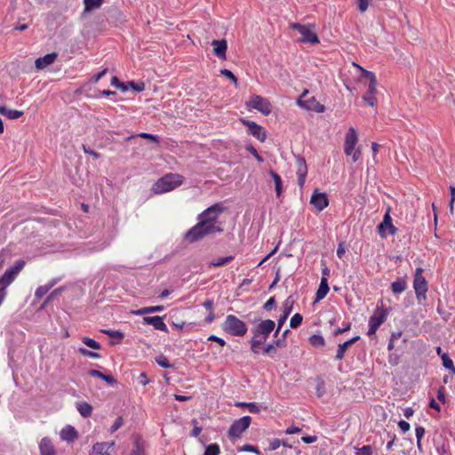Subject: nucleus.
<instances>
[{"mask_svg":"<svg viewBox=\"0 0 455 455\" xmlns=\"http://www.w3.org/2000/svg\"><path fill=\"white\" fill-rule=\"evenodd\" d=\"M223 211L224 208L220 204H214L205 209L198 215L197 224L185 233L183 239L193 243L209 235L223 232V228L217 225V220Z\"/></svg>","mask_w":455,"mask_h":455,"instance_id":"1","label":"nucleus"},{"mask_svg":"<svg viewBox=\"0 0 455 455\" xmlns=\"http://www.w3.org/2000/svg\"><path fill=\"white\" fill-rule=\"evenodd\" d=\"M183 178L177 173H168L159 179L152 188L155 194H163L172 191L178 186L181 185Z\"/></svg>","mask_w":455,"mask_h":455,"instance_id":"2","label":"nucleus"},{"mask_svg":"<svg viewBox=\"0 0 455 455\" xmlns=\"http://www.w3.org/2000/svg\"><path fill=\"white\" fill-rule=\"evenodd\" d=\"M223 330L233 336H243L247 332V325L244 322L234 315H227L223 323Z\"/></svg>","mask_w":455,"mask_h":455,"instance_id":"3","label":"nucleus"},{"mask_svg":"<svg viewBox=\"0 0 455 455\" xmlns=\"http://www.w3.org/2000/svg\"><path fill=\"white\" fill-rule=\"evenodd\" d=\"M389 310L384 307H378L373 315L369 318L368 335H374L379 326L387 320Z\"/></svg>","mask_w":455,"mask_h":455,"instance_id":"4","label":"nucleus"},{"mask_svg":"<svg viewBox=\"0 0 455 455\" xmlns=\"http://www.w3.org/2000/svg\"><path fill=\"white\" fill-rule=\"evenodd\" d=\"M413 287L419 302H420L421 299H426L427 283L426 278L423 276V269L421 267H418L416 269L414 275Z\"/></svg>","mask_w":455,"mask_h":455,"instance_id":"5","label":"nucleus"},{"mask_svg":"<svg viewBox=\"0 0 455 455\" xmlns=\"http://www.w3.org/2000/svg\"><path fill=\"white\" fill-rule=\"evenodd\" d=\"M312 26H305L300 23H291V28L297 30L301 35L300 41L303 43L318 44L317 35L311 29Z\"/></svg>","mask_w":455,"mask_h":455,"instance_id":"6","label":"nucleus"},{"mask_svg":"<svg viewBox=\"0 0 455 455\" xmlns=\"http://www.w3.org/2000/svg\"><path fill=\"white\" fill-rule=\"evenodd\" d=\"M251 418L250 416H243L239 419L233 422L228 430V435L231 438H239L243 432H244L251 425Z\"/></svg>","mask_w":455,"mask_h":455,"instance_id":"7","label":"nucleus"},{"mask_svg":"<svg viewBox=\"0 0 455 455\" xmlns=\"http://www.w3.org/2000/svg\"><path fill=\"white\" fill-rule=\"evenodd\" d=\"M307 94V92H304L299 99L298 100V104L306 110L314 111L316 113H323L325 109L324 106L318 102L315 97H310L308 99H304Z\"/></svg>","mask_w":455,"mask_h":455,"instance_id":"8","label":"nucleus"},{"mask_svg":"<svg viewBox=\"0 0 455 455\" xmlns=\"http://www.w3.org/2000/svg\"><path fill=\"white\" fill-rule=\"evenodd\" d=\"M275 323L273 320L267 319L261 320L255 327L251 329L254 336L268 338L270 333L275 330Z\"/></svg>","mask_w":455,"mask_h":455,"instance_id":"9","label":"nucleus"},{"mask_svg":"<svg viewBox=\"0 0 455 455\" xmlns=\"http://www.w3.org/2000/svg\"><path fill=\"white\" fill-rule=\"evenodd\" d=\"M247 106L264 115H268L271 112V106L268 100L259 95L252 96Z\"/></svg>","mask_w":455,"mask_h":455,"instance_id":"10","label":"nucleus"},{"mask_svg":"<svg viewBox=\"0 0 455 455\" xmlns=\"http://www.w3.org/2000/svg\"><path fill=\"white\" fill-rule=\"evenodd\" d=\"M310 204L314 205L317 211H323L329 204L327 195L325 193H320L317 189H315L310 198Z\"/></svg>","mask_w":455,"mask_h":455,"instance_id":"11","label":"nucleus"},{"mask_svg":"<svg viewBox=\"0 0 455 455\" xmlns=\"http://www.w3.org/2000/svg\"><path fill=\"white\" fill-rule=\"evenodd\" d=\"M378 229H379V233L381 237L386 236V234H385L386 229H388V233L390 235L396 234L397 228L392 223V218L389 214V212H387L386 214L384 215L383 220L378 226Z\"/></svg>","mask_w":455,"mask_h":455,"instance_id":"12","label":"nucleus"},{"mask_svg":"<svg viewBox=\"0 0 455 455\" xmlns=\"http://www.w3.org/2000/svg\"><path fill=\"white\" fill-rule=\"evenodd\" d=\"M115 445L114 442L96 443L93 444L90 455H112L109 451Z\"/></svg>","mask_w":455,"mask_h":455,"instance_id":"13","label":"nucleus"},{"mask_svg":"<svg viewBox=\"0 0 455 455\" xmlns=\"http://www.w3.org/2000/svg\"><path fill=\"white\" fill-rule=\"evenodd\" d=\"M243 123L248 126L251 135L260 141H264L266 140V132L260 125L257 124L253 121H243Z\"/></svg>","mask_w":455,"mask_h":455,"instance_id":"14","label":"nucleus"},{"mask_svg":"<svg viewBox=\"0 0 455 455\" xmlns=\"http://www.w3.org/2000/svg\"><path fill=\"white\" fill-rule=\"evenodd\" d=\"M143 323L144 324H150L153 325L156 330L163 331H168V328L166 324L164 323L163 317L159 315L156 316H145L143 318Z\"/></svg>","mask_w":455,"mask_h":455,"instance_id":"15","label":"nucleus"},{"mask_svg":"<svg viewBox=\"0 0 455 455\" xmlns=\"http://www.w3.org/2000/svg\"><path fill=\"white\" fill-rule=\"evenodd\" d=\"M294 299L292 296H289L283 304V314L279 317V328H282L289 315L291 313L293 308Z\"/></svg>","mask_w":455,"mask_h":455,"instance_id":"16","label":"nucleus"},{"mask_svg":"<svg viewBox=\"0 0 455 455\" xmlns=\"http://www.w3.org/2000/svg\"><path fill=\"white\" fill-rule=\"evenodd\" d=\"M212 44L214 46L213 52L220 59H226V52L228 49V43L225 39L213 40Z\"/></svg>","mask_w":455,"mask_h":455,"instance_id":"17","label":"nucleus"},{"mask_svg":"<svg viewBox=\"0 0 455 455\" xmlns=\"http://www.w3.org/2000/svg\"><path fill=\"white\" fill-rule=\"evenodd\" d=\"M359 339H360V336H355V337L345 341L342 344H339L337 354L335 355V360H341L344 357L345 353L348 349V347L350 346H352L353 344H355L356 341H358Z\"/></svg>","mask_w":455,"mask_h":455,"instance_id":"18","label":"nucleus"},{"mask_svg":"<svg viewBox=\"0 0 455 455\" xmlns=\"http://www.w3.org/2000/svg\"><path fill=\"white\" fill-rule=\"evenodd\" d=\"M57 58V53L52 52L44 55L42 58H38L36 60L35 64L36 68L43 69L46 68L47 66L51 65L54 62V60Z\"/></svg>","mask_w":455,"mask_h":455,"instance_id":"19","label":"nucleus"},{"mask_svg":"<svg viewBox=\"0 0 455 455\" xmlns=\"http://www.w3.org/2000/svg\"><path fill=\"white\" fill-rule=\"evenodd\" d=\"M39 449L41 455H55L56 451L52 445V441L48 437H44L40 443Z\"/></svg>","mask_w":455,"mask_h":455,"instance_id":"20","label":"nucleus"},{"mask_svg":"<svg viewBox=\"0 0 455 455\" xmlns=\"http://www.w3.org/2000/svg\"><path fill=\"white\" fill-rule=\"evenodd\" d=\"M78 436L77 431L74 427L68 425L60 431V437L68 443L74 442Z\"/></svg>","mask_w":455,"mask_h":455,"instance_id":"21","label":"nucleus"},{"mask_svg":"<svg viewBox=\"0 0 455 455\" xmlns=\"http://www.w3.org/2000/svg\"><path fill=\"white\" fill-rule=\"evenodd\" d=\"M330 288L328 285V279L326 277H322L319 287L317 289L315 294V302H318L325 298L329 291Z\"/></svg>","mask_w":455,"mask_h":455,"instance_id":"22","label":"nucleus"},{"mask_svg":"<svg viewBox=\"0 0 455 455\" xmlns=\"http://www.w3.org/2000/svg\"><path fill=\"white\" fill-rule=\"evenodd\" d=\"M362 71H363V74L367 78H369V80H370L366 94H375L376 92H377V89H376V87H377V79H376L375 75L372 72L368 71V70L363 69V68H362Z\"/></svg>","mask_w":455,"mask_h":455,"instance_id":"23","label":"nucleus"},{"mask_svg":"<svg viewBox=\"0 0 455 455\" xmlns=\"http://www.w3.org/2000/svg\"><path fill=\"white\" fill-rule=\"evenodd\" d=\"M92 377H97L105 380L108 385L113 386L116 383V379L112 375H107L98 370L92 369L88 371Z\"/></svg>","mask_w":455,"mask_h":455,"instance_id":"24","label":"nucleus"},{"mask_svg":"<svg viewBox=\"0 0 455 455\" xmlns=\"http://www.w3.org/2000/svg\"><path fill=\"white\" fill-rule=\"evenodd\" d=\"M267 338H264V336H252L250 344L251 350L253 354L258 355L259 353V347L263 345L267 341Z\"/></svg>","mask_w":455,"mask_h":455,"instance_id":"25","label":"nucleus"},{"mask_svg":"<svg viewBox=\"0 0 455 455\" xmlns=\"http://www.w3.org/2000/svg\"><path fill=\"white\" fill-rule=\"evenodd\" d=\"M0 115H3L9 119H18L23 115V112L20 110L10 109L5 106H0Z\"/></svg>","mask_w":455,"mask_h":455,"instance_id":"26","label":"nucleus"},{"mask_svg":"<svg viewBox=\"0 0 455 455\" xmlns=\"http://www.w3.org/2000/svg\"><path fill=\"white\" fill-rule=\"evenodd\" d=\"M17 275V272L12 271L11 268L5 270L4 275L0 278V285L7 287L10 285Z\"/></svg>","mask_w":455,"mask_h":455,"instance_id":"27","label":"nucleus"},{"mask_svg":"<svg viewBox=\"0 0 455 455\" xmlns=\"http://www.w3.org/2000/svg\"><path fill=\"white\" fill-rule=\"evenodd\" d=\"M269 175L272 177L275 183V190L276 193V196L280 197L283 192V182L279 174H277L275 171L270 170Z\"/></svg>","mask_w":455,"mask_h":455,"instance_id":"28","label":"nucleus"},{"mask_svg":"<svg viewBox=\"0 0 455 455\" xmlns=\"http://www.w3.org/2000/svg\"><path fill=\"white\" fill-rule=\"evenodd\" d=\"M57 279H53L48 284L39 286L35 292V296L37 299L43 298L57 283Z\"/></svg>","mask_w":455,"mask_h":455,"instance_id":"29","label":"nucleus"},{"mask_svg":"<svg viewBox=\"0 0 455 455\" xmlns=\"http://www.w3.org/2000/svg\"><path fill=\"white\" fill-rule=\"evenodd\" d=\"M76 409L84 418L90 417L92 412V406L86 402L77 403Z\"/></svg>","mask_w":455,"mask_h":455,"instance_id":"30","label":"nucleus"},{"mask_svg":"<svg viewBox=\"0 0 455 455\" xmlns=\"http://www.w3.org/2000/svg\"><path fill=\"white\" fill-rule=\"evenodd\" d=\"M407 288L406 281L403 278H398L391 284V290L395 294L402 293Z\"/></svg>","mask_w":455,"mask_h":455,"instance_id":"31","label":"nucleus"},{"mask_svg":"<svg viewBox=\"0 0 455 455\" xmlns=\"http://www.w3.org/2000/svg\"><path fill=\"white\" fill-rule=\"evenodd\" d=\"M357 134L354 128H349L345 138V146L355 147L357 143Z\"/></svg>","mask_w":455,"mask_h":455,"instance_id":"32","label":"nucleus"},{"mask_svg":"<svg viewBox=\"0 0 455 455\" xmlns=\"http://www.w3.org/2000/svg\"><path fill=\"white\" fill-rule=\"evenodd\" d=\"M104 0H84V12H92V10L99 9Z\"/></svg>","mask_w":455,"mask_h":455,"instance_id":"33","label":"nucleus"},{"mask_svg":"<svg viewBox=\"0 0 455 455\" xmlns=\"http://www.w3.org/2000/svg\"><path fill=\"white\" fill-rule=\"evenodd\" d=\"M235 406L247 408L251 413H259L260 411V407L256 403L237 402Z\"/></svg>","mask_w":455,"mask_h":455,"instance_id":"34","label":"nucleus"},{"mask_svg":"<svg viewBox=\"0 0 455 455\" xmlns=\"http://www.w3.org/2000/svg\"><path fill=\"white\" fill-rule=\"evenodd\" d=\"M307 165L306 160L303 157H299L297 159V175L298 176H307Z\"/></svg>","mask_w":455,"mask_h":455,"instance_id":"35","label":"nucleus"},{"mask_svg":"<svg viewBox=\"0 0 455 455\" xmlns=\"http://www.w3.org/2000/svg\"><path fill=\"white\" fill-rule=\"evenodd\" d=\"M164 306L144 307L138 309L135 312V314L138 315H146V314L159 312V311L164 310Z\"/></svg>","mask_w":455,"mask_h":455,"instance_id":"36","label":"nucleus"},{"mask_svg":"<svg viewBox=\"0 0 455 455\" xmlns=\"http://www.w3.org/2000/svg\"><path fill=\"white\" fill-rule=\"evenodd\" d=\"M441 358H442V361H443V367H445L446 369L451 371L452 373L455 374V366L453 364V361L451 359L449 355L446 354V353H443V355H441Z\"/></svg>","mask_w":455,"mask_h":455,"instance_id":"37","label":"nucleus"},{"mask_svg":"<svg viewBox=\"0 0 455 455\" xmlns=\"http://www.w3.org/2000/svg\"><path fill=\"white\" fill-rule=\"evenodd\" d=\"M310 344L314 347H323L324 339L322 335L314 334L309 338Z\"/></svg>","mask_w":455,"mask_h":455,"instance_id":"38","label":"nucleus"},{"mask_svg":"<svg viewBox=\"0 0 455 455\" xmlns=\"http://www.w3.org/2000/svg\"><path fill=\"white\" fill-rule=\"evenodd\" d=\"M303 320V316L299 313H296L290 321V326L292 329L298 328Z\"/></svg>","mask_w":455,"mask_h":455,"instance_id":"39","label":"nucleus"},{"mask_svg":"<svg viewBox=\"0 0 455 455\" xmlns=\"http://www.w3.org/2000/svg\"><path fill=\"white\" fill-rule=\"evenodd\" d=\"M83 343L84 345H86L87 347H89L92 349H96V350L100 349V347H101L100 344L98 341L94 340L93 339L88 338V337H84L83 339Z\"/></svg>","mask_w":455,"mask_h":455,"instance_id":"40","label":"nucleus"},{"mask_svg":"<svg viewBox=\"0 0 455 455\" xmlns=\"http://www.w3.org/2000/svg\"><path fill=\"white\" fill-rule=\"evenodd\" d=\"M144 448L140 443V438H136L134 441V449L132 450L131 455H143Z\"/></svg>","mask_w":455,"mask_h":455,"instance_id":"41","label":"nucleus"},{"mask_svg":"<svg viewBox=\"0 0 455 455\" xmlns=\"http://www.w3.org/2000/svg\"><path fill=\"white\" fill-rule=\"evenodd\" d=\"M156 363H157L159 366H161V367H163V368H165V369H169V368H172V363L168 361V359H167L164 355H159V356L156 357Z\"/></svg>","mask_w":455,"mask_h":455,"instance_id":"42","label":"nucleus"},{"mask_svg":"<svg viewBox=\"0 0 455 455\" xmlns=\"http://www.w3.org/2000/svg\"><path fill=\"white\" fill-rule=\"evenodd\" d=\"M219 453H220L219 445L217 443H211L205 448L204 455H219Z\"/></svg>","mask_w":455,"mask_h":455,"instance_id":"43","label":"nucleus"},{"mask_svg":"<svg viewBox=\"0 0 455 455\" xmlns=\"http://www.w3.org/2000/svg\"><path fill=\"white\" fill-rule=\"evenodd\" d=\"M111 84L117 89H120L122 92H126L128 90V84L120 82L116 76L112 77Z\"/></svg>","mask_w":455,"mask_h":455,"instance_id":"44","label":"nucleus"},{"mask_svg":"<svg viewBox=\"0 0 455 455\" xmlns=\"http://www.w3.org/2000/svg\"><path fill=\"white\" fill-rule=\"evenodd\" d=\"M233 259H234L233 256L219 258L215 261L212 262L211 265L213 266V267H222V266L226 265L227 263L232 261Z\"/></svg>","mask_w":455,"mask_h":455,"instance_id":"45","label":"nucleus"},{"mask_svg":"<svg viewBox=\"0 0 455 455\" xmlns=\"http://www.w3.org/2000/svg\"><path fill=\"white\" fill-rule=\"evenodd\" d=\"M102 332L111 338H115V339H123L124 336V333L120 331L103 330Z\"/></svg>","mask_w":455,"mask_h":455,"instance_id":"46","label":"nucleus"},{"mask_svg":"<svg viewBox=\"0 0 455 455\" xmlns=\"http://www.w3.org/2000/svg\"><path fill=\"white\" fill-rule=\"evenodd\" d=\"M78 352L81 355H83L84 356L91 357V358H100V357L99 353L90 351V350H88V349H86L84 347H79Z\"/></svg>","mask_w":455,"mask_h":455,"instance_id":"47","label":"nucleus"},{"mask_svg":"<svg viewBox=\"0 0 455 455\" xmlns=\"http://www.w3.org/2000/svg\"><path fill=\"white\" fill-rule=\"evenodd\" d=\"M357 9L361 13H363L367 11L369 7V0H355Z\"/></svg>","mask_w":455,"mask_h":455,"instance_id":"48","label":"nucleus"},{"mask_svg":"<svg viewBox=\"0 0 455 455\" xmlns=\"http://www.w3.org/2000/svg\"><path fill=\"white\" fill-rule=\"evenodd\" d=\"M276 348L275 347V346L271 343L267 344L264 348H263V354L264 355H267L271 357H274L275 355L276 354Z\"/></svg>","mask_w":455,"mask_h":455,"instance_id":"49","label":"nucleus"},{"mask_svg":"<svg viewBox=\"0 0 455 455\" xmlns=\"http://www.w3.org/2000/svg\"><path fill=\"white\" fill-rule=\"evenodd\" d=\"M220 73L221 75H223L224 76H226L227 78H228L232 83H234L235 84H237V78L236 76L229 70V69H221L220 70Z\"/></svg>","mask_w":455,"mask_h":455,"instance_id":"50","label":"nucleus"},{"mask_svg":"<svg viewBox=\"0 0 455 455\" xmlns=\"http://www.w3.org/2000/svg\"><path fill=\"white\" fill-rule=\"evenodd\" d=\"M129 87H132L135 92H140L144 91L145 84L142 82L135 83L133 81H131L128 83V88Z\"/></svg>","mask_w":455,"mask_h":455,"instance_id":"51","label":"nucleus"},{"mask_svg":"<svg viewBox=\"0 0 455 455\" xmlns=\"http://www.w3.org/2000/svg\"><path fill=\"white\" fill-rule=\"evenodd\" d=\"M355 455H372V449L370 445H364L357 449Z\"/></svg>","mask_w":455,"mask_h":455,"instance_id":"52","label":"nucleus"},{"mask_svg":"<svg viewBox=\"0 0 455 455\" xmlns=\"http://www.w3.org/2000/svg\"><path fill=\"white\" fill-rule=\"evenodd\" d=\"M239 451H251V452H254V453H256L258 455L260 454V451L258 449V447H256L254 445H251V444H244L243 447H241L239 449Z\"/></svg>","mask_w":455,"mask_h":455,"instance_id":"53","label":"nucleus"},{"mask_svg":"<svg viewBox=\"0 0 455 455\" xmlns=\"http://www.w3.org/2000/svg\"><path fill=\"white\" fill-rule=\"evenodd\" d=\"M123 426V418L118 417L116 419L114 424L110 427V433H114Z\"/></svg>","mask_w":455,"mask_h":455,"instance_id":"54","label":"nucleus"},{"mask_svg":"<svg viewBox=\"0 0 455 455\" xmlns=\"http://www.w3.org/2000/svg\"><path fill=\"white\" fill-rule=\"evenodd\" d=\"M82 148L85 154L92 156L94 159H99L100 157V155L98 152L91 149L84 144L82 146Z\"/></svg>","mask_w":455,"mask_h":455,"instance_id":"55","label":"nucleus"},{"mask_svg":"<svg viewBox=\"0 0 455 455\" xmlns=\"http://www.w3.org/2000/svg\"><path fill=\"white\" fill-rule=\"evenodd\" d=\"M140 138L150 140L156 143H159V138L156 135H153L151 133L141 132L139 134Z\"/></svg>","mask_w":455,"mask_h":455,"instance_id":"56","label":"nucleus"},{"mask_svg":"<svg viewBox=\"0 0 455 455\" xmlns=\"http://www.w3.org/2000/svg\"><path fill=\"white\" fill-rule=\"evenodd\" d=\"M363 100L369 104L370 106H374L376 103V97L375 94H365L363 96Z\"/></svg>","mask_w":455,"mask_h":455,"instance_id":"57","label":"nucleus"},{"mask_svg":"<svg viewBox=\"0 0 455 455\" xmlns=\"http://www.w3.org/2000/svg\"><path fill=\"white\" fill-rule=\"evenodd\" d=\"M272 344L275 346V347L277 348H283L286 347V340L283 339L278 338L272 341Z\"/></svg>","mask_w":455,"mask_h":455,"instance_id":"58","label":"nucleus"},{"mask_svg":"<svg viewBox=\"0 0 455 455\" xmlns=\"http://www.w3.org/2000/svg\"><path fill=\"white\" fill-rule=\"evenodd\" d=\"M247 150L256 157V159L259 162V163H262L264 161L263 157L259 155L257 149L253 147V146H250L247 148Z\"/></svg>","mask_w":455,"mask_h":455,"instance_id":"59","label":"nucleus"},{"mask_svg":"<svg viewBox=\"0 0 455 455\" xmlns=\"http://www.w3.org/2000/svg\"><path fill=\"white\" fill-rule=\"evenodd\" d=\"M138 382H139L140 384H141L142 386H146V385H148V384L150 382V380H149V379L148 378V376H147L146 372H141V373L139 375V377H138Z\"/></svg>","mask_w":455,"mask_h":455,"instance_id":"60","label":"nucleus"},{"mask_svg":"<svg viewBox=\"0 0 455 455\" xmlns=\"http://www.w3.org/2000/svg\"><path fill=\"white\" fill-rule=\"evenodd\" d=\"M350 328H351V323H348L343 328L335 329L333 331V335L338 336L339 334H342V333L347 331L348 330H350Z\"/></svg>","mask_w":455,"mask_h":455,"instance_id":"61","label":"nucleus"},{"mask_svg":"<svg viewBox=\"0 0 455 455\" xmlns=\"http://www.w3.org/2000/svg\"><path fill=\"white\" fill-rule=\"evenodd\" d=\"M275 297H271L270 299H268V300L264 304L263 307L265 310L267 311H270L272 310L273 307L275 306Z\"/></svg>","mask_w":455,"mask_h":455,"instance_id":"62","label":"nucleus"},{"mask_svg":"<svg viewBox=\"0 0 455 455\" xmlns=\"http://www.w3.org/2000/svg\"><path fill=\"white\" fill-rule=\"evenodd\" d=\"M417 441H421L425 435V428L421 426H418L415 429Z\"/></svg>","mask_w":455,"mask_h":455,"instance_id":"63","label":"nucleus"},{"mask_svg":"<svg viewBox=\"0 0 455 455\" xmlns=\"http://www.w3.org/2000/svg\"><path fill=\"white\" fill-rule=\"evenodd\" d=\"M450 190H451V198L449 206H450L451 212H453V204H454V201H455V187L454 186H451L450 187Z\"/></svg>","mask_w":455,"mask_h":455,"instance_id":"64","label":"nucleus"}]
</instances>
